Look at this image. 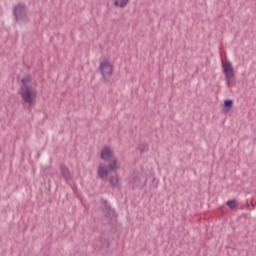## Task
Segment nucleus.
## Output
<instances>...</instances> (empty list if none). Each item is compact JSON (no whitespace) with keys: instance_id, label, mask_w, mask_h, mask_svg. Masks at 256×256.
Returning a JSON list of instances; mask_svg holds the SVG:
<instances>
[{"instance_id":"f257e3e1","label":"nucleus","mask_w":256,"mask_h":256,"mask_svg":"<svg viewBox=\"0 0 256 256\" xmlns=\"http://www.w3.org/2000/svg\"><path fill=\"white\" fill-rule=\"evenodd\" d=\"M32 77L27 74L21 79L20 95L25 103H28L29 109L33 107V102L37 99V90L29 88L27 83H31Z\"/></svg>"},{"instance_id":"f03ea898","label":"nucleus","mask_w":256,"mask_h":256,"mask_svg":"<svg viewBox=\"0 0 256 256\" xmlns=\"http://www.w3.org/2000/svg\"><path fill=\"white\" fill-rule=\"evenodd\" d=\"M100 157L103 161H108L109 171H116V169H121L119 160L115 158L113 150H111L109 147H104L102 149Z\"/></svg>"},{"instance_id":"7ed1b4c3","label":"nucleus","mask_w":256,"mask_h":256,"mask_svg":"<svg viewBox=\"0 0 256 256\" xmlns=\"http://www.w3.org/2000/svg\"><path fill=\"white\" fill-rule=\"evenodd\" d=\"M13 14L15 17V21L21 23L23 21H27V6L25 4H17L13 9Z\"/></svg>"},{"instance_id":"20e7f679","label":"nucleus","mask_w":256,"mask_h":256,"mask_svg":"<svg viewBox=\"0 0 256 256\" xmlns=\"http://www.w3.org/2000/svg\"><path fill=\"white\" fill-rule=\"evenodd\" d=\"M100 73L103 77V79H106L107 77H111L113 75V65L109 63V60L104 59L99 66Z\"/></svg>"},{"instance_id":"39448f33","label":"nucleus","mask_w":256,"mask_h":256,"mask_svg":"<svg viewBox=\"0 0 256 256\" xmlns=\"http://www.w3.org/2000/svg\"><path fill=\"white\" fill-rule=\"evenodd\" d=\"M104 209H105V217L108 223H113V221H117V214L115 210L111 208V205L107 203V200L104 201Z\"/></svg>"},{"instance_id":"423d86ee","label":"nucleus","mask_w":256,"mask_h":256,"mask_svg":"<svg viewBox=\"0 0 256 256\" xmlns=\"http://www.w3.org/2000/svg\"><path fill=\"white\" fill-rule=\"evenodd\" d=\"M223 71L228 81V84L235 79V72L233 71V64L231 62H226L223 66Z\"/></svg>"},{"instance_id":"0eeeda50","label":"nucleus","mask_w":256,"mask_h":256,"mask_svg":"<svg viewBox=\"0 0 256 256\" xmlns=\"http://www.w3.org/2000/svg\"><path fill=\"white\" fill-rule=\"evenodd\" d=\"M60 171H61L62 177L66 181H69L72 179L71 171H69V168L65 164H63V163L60 164Z\"/></svg>"},{"instance_id":"6e6552de","label":"nucleus","mask_w":256,"mask_h":256,"mask_svg":"<svg viewBox=\"0 0 256 256\" xmlns=\"http://www.w3.org/2000/svg\"><path fill=\"white\" fill-rule=\"evenodd\" d=\"M109 172H111V170H109V168H106L103 166L98 167V176L100 177V179H105V178L109 177Z\"/></svg>"},{"instance_id":"1a4fd4ad","label":"nucleus","mask_w":256,"mask_h":256,"mask_svg":"<svg viewBox=\"0 0 256 256\" xmlns=\"http://www.w3.org/2000/svg\"><path fill=\"white\" fill-rule=\"evenodd\" d=\"M114 7H120V9H125L129 5L130 0H112Z\"/></svg>"},{"instance_id":"9d476101","label":"nucleus","mask_w":256,"mask_h":256,"mask_svg":"<svg viewBox=\"0 0 256 256\" xmlns=\"http://www.w3.org/2000/svg\"><path fill=\"white\" fill-rule=\"evenodd\" d=\"M224 113H229V110L233 108V100L227 99L224 101Z\"/></svg>"},{"instance_id":"9b49d317","label":"nucleus","mask_w":256,"mask_h":256,"mask_svg":"<svg viewBox=\"0 0 256 256\" xmlns=\"http://www.w3.org/2000/svg\"><path fill=\"white\" fill-rule=\"evenodd\" d=\"M138 149H139L140 153H145V151H149V144L142 143L138 146Z\"/></svg>"},{"instance_id":"f8f14e48","label":"nucleus","mask_w":256,"mask_h":256,"mask_svg":"<svg viewBox=\"0 0 256 256\" xmlns=\"http://www.w3.org/2000/svg\"><path fill=\"white\" fill-rule=\"evenodd\" d=\"M110 185L111 187H117L119 185V176H114L110 179Z\"/></svg>"},{"instance_id":"ddd939ff","label":"nucleus","mask_w":256,"mask_h":256,"mask_svg":"<svg viewBox=\"0 0 256 256\" xmlns=\"http://www.w3.org/2000/svg\"><path fill=\"white\" fill-rule=\"evenodd\" d=\"M226 205H228L231 209H237V202H235V200H228Z\"/></svg>"},{"instance_id":"4468645a","label":"nucleus","mask_w":256,"mask_h":256,"mask_svg":"<svg viewBox=\"0 0 256 256\" xmlns=\"http://www.w3.org/2000/svg\"><path fill=\"white\" fill-rule=\"evenodd\" d=\"M141 182V180L140 179H138V183H140Z\"/></svg>"}]
</instances>
